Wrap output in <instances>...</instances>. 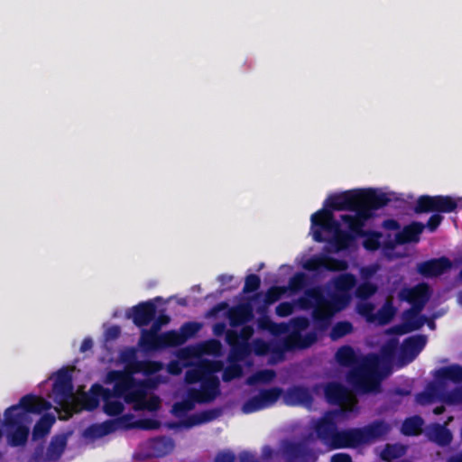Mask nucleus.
Here are the masks:
<instances>
[{
  "label": "nucleus",
  "instance_id": "1",
  "mask_svg": "<svg viewBox=\"0 0 462 462\" xmlns=\"http://www.w3.org/2000/svg\"><path fill=\"white\" fill-rule=\"evenodd\" d=\"M299 302L303 309H313L312 319L320 331L329 327L333 315L341 310L346 303L339 295H333L330 300L327 299L323 288L319 285L305 289Z\"/></svg>",
  "mask_w": 462,
  "mask_h": 462
},
{
  "label": "nucleus",
  "instance_id": "2",
  "mask_svg": "<svg viewBox=\"0 0 462 462\" xmlns=\"http://www.w3.org/2000/svg\"><path fill=\"white\" fill-rule=\"evenodd\" d=\"M311 231L313 240L319 243L325 241L322 231L333 233L328 244L335 252L344 251L348 248L353 241V236L340 228V223L335 219L334 214L329 209H319L311 216Z\"/></svg>",
  "mask_w": 462,
  "mask_h": 462
},
{
  "label": "nucleus",
  "instance_id": "3",
  "mask_svg": "<svg viewBox=\"0 0 462 462\" xmlns=\"http://www.w3.org/2000/svg\"><path fill=\"white\" fill-rule=\"evenodd\" d=\"M346 380L358 394L378 393L381 389V376L377 369V357L352 368Z\"/></svg>",
  "mask_w": 462,
  "mask_h": 462
},
{
  "label": "nucleus",
  "instance_id": "4",
  "mask_svg": "<svg viewBox=\"0 0 462 462\" xmlns=\"http://www.w3.org/2000/svg\"><path fill=\"white\" fill-rule=\"evenodd\" d=\"M433 376L436 380L428 385L427 390L417 394L418 402L424 404L438 399L441 401L442 394L448 393L446 387L448 382L455 384L462 383V365L452 364L435 370Z\"/></svg>",
  "mask_w": 462,
  "mask_h": 462
},
{
  "label": "nucleus",
  "instance_id": "5",
  "mask_svg": "<svg viewBox=\"0 0 462 462\" xmlns=\"http://www.w3.org/2000/svg\"><path fill=\"white\" fill-rule=\"evenodd\" d=\"M379 193L374 189H359L346 190L338 194L330 195L324 202L322 209L353 210L357 207L371 203H380L382 200L375 197Z\"/></svg>",
  "mask_w": 462,
  "mask_h": 462
},
{
  "label": "nucleus",
  "instance_id": "6",
  "mask_svg": "<svg viewBox=\"0 0 462 462\" xmlns=\"http://www.w3.org/2000/svg\"><path fill=\"white\" fill-rule=\"evenodd\" d=\"M106 382L115 383V397L123 398L126 403L134 404V409L145 394L143 384L137 383L131 374L123 371L108 372Z\"/></svg>",
  "mask_w": 462,
  "mask_h": 462
},
{
  "label": "nucleus",
  "instance_id": "7",
  "mask_svg": "<svg viewBox=\"0 0 462 462\" xmlns=\"http://www.w3.org/2000/svg\"><path fill=\"white\" fill-rule=\"evenodd\" d=\"M17 411L16 407H9L5 411L4 425L7 430L8 444L12 447L24 446L30 433L32 419L24 412L12 414Z\"/></svg>",
  "mask_w": 462,
  "mask_h": 462
},
{
  "label": "nucleus",
  "instance_id": "8",
  "mask_svg": "<svg viewBox=\"0 0 462 462\" xmlns=\"http://www.w3.org/2000/svg\"><path fill=\"white\" fill-rule=\"evenodd\" d=\"M375 197L382 201L380 203L376 202L357 207L356 209L352 210L356 213L354 216L346 214L341 216V220L347 225L349 230L355 235L365 236V233L363 231L365 223L374 217L375 210L387 206L391 201L388 195L383 192L375 194Z\"/></svg>",
  "mask_w": 462,
  "mask_h": 462
},
{
  "label": "nucleus",
  "instance_id": "9",
  "mask_svg": "<svg viewBox=\"0 0 462 462\" xmlns=\"http://www.w3.org/2000/svg\"><path fill=\"white\" fill-rule=\"evenodd\" d=\"M457 208V202L450 196L422 195L417 199L414 211L416 213H451Z\"/></svg>",
  "mask_w": 462,
  "mask_h": 462
},
{
  "label": "nucleus",
  "instance_id": "10",
  "mask_svg": "<svg viewBox=\"0 0 462 462\" xmlns=\"http://www.w3.org/2000/svg\"><path fill=\"white\" fill-rule=\"evenodd\" d=\"M430 296V287L424 282L419 283L411 288H403L399 292V299L411 305V308L407 310V313L412 316L424 309Z\"/></svg>",
  "mask_w": 462,
  "mask_h": 462
},
{
  "label": "nucleus",
  "instance_id": "11",
  "mask_svg": "<svg viewBox=\"0 0 462 462\" xmlns=\"http://www.w3.org/2000/svg\"><path fill=\"white\" fill-rule=\"evenodd\" d=\"M318 340V336L315 332H309L301 335L300 332H291L285 337L280 345L275 346L273 352L283 357L287 351L295 349H306L311 346Z\"/></svg>",
  "mask_w": 462,
  "mask_h": 462
},
{
  "label": "nucleus",
  "instance_id": "12",
  "mask_svg": "<svg viewBox=\"0 0 462 462\" xmlns=\"http://www.w3.org/2000/svg\"><path fill=\"white\" fill-rule=\"evenodd\" d=\"M302 267L309 272H343L348 267L345 260L337 259L327 254H317L306 260Z\"/></svg>",
  "mask_w": 462,
  "mask_h": 462
},
{
  "label": "nucleus",
  "instance_id": "13",
  "mask_svg": "<svg viewBox=\"0 0 462 462\" xmlns=\"http://www.w3.org/2000/svg\"><path fill=\"white\" fill-rule=\"evenodd\" d=\"M73 378L70 371L68 368L60 369L52 386L56 402L60 405L69 402L73 397Z\"/></svg>",
  "mask_w": 462,
  "mask_h": 462
},
{
  "label": "nucleus",
  "instance_id": "14",
  "mask_svg": "<svg viewBox=\"0 0 462 462\" xmlns=\"http://www.w3.org/2000/svg\"><path fill=\"white\" fill-rule=\"evenodd\" d=\"M192 398L199 404L212 402L220 395V381L218 377L203 380L199 389L189 388Z\"/></svg>",
  "mask_w": 462,
  "mask_h": 462
},
{
  "label": "nucleus",
  "instance_id": "15",
  "mask_svg": "<svg viewBox=\"0 0 462 462\" xmlns=\"http://www.w3.org/2000/svg\"><path fill=\"white\" fill-rule=\"evenodd\" d=\"M391 425L383 420H375L364 427L358 428L362 445L383 439L391 431Z\"/></svg>",
  "mask_w": 462,
  "mask_h": 462
},
{
  "label": "nucleus",
  "instance_id": "16",
  "mask_svg": "<svg viewBox=\"0 0 462 462\" xmlns=\"http://www.w3.org/2000/svg\"><path fill=\"white\" fill-rule=\"evenodd\" d=\"M451 267V261L448 257L442 256L419 263L417 272L423 277L433 278L442 275Z\"/></svg>",
  "mask_w": 462,
  "mask_h": 462
},
{
  "label": "nucleus",
  "instance_id": "17",
  "mask_svg": "<svg viewBox=\"0 0 462 462\" xmlns=\"http://www.w3.org/2000/svg\"><path fill=\"white\" fill-rule=\"evenodd\" d=\"M337 430V425L331 414H327L319 419L314 425V430L317 438L329 448Z\"/></svg>",
  "mask_w": 462,
  "mask_h": 462
},
{
  "label": "nucleus",
  "instance_id": "18",
  "mask_svg": "<svg viewBox=\"0 0 462 462\" xmlns=\"http://www.w3.org/2000/svg\"><path fill=\"white\" fill-rule=\"evenodd\" d=\"M283 402L287 406H310L313 396L309 388L302 385H293L283 391Z\"/></svg>",
  "mask_w": 462,
  "mask_h": 462
},
{
  "label": "nucleus",
  "instance_id": "19",
  "mask_svg": "<svg viewBox=\"0 0 462 462\" xmlns=\"http://www.w3.org/2000/svg\"><path fill=\"white\" fill-rule=\"evenodd\" d=\"M50 406V403L43 398L33 394H26L20 399L18 404L12 406L17 408V411H14L12 414L14 415L19 412H24L29 416L30 413L39 414L43 411H47Z\"/></svg>",
  "mask_w": 462,
  "mask_h": 462
},
{
  "label": "nucleus",
  "instance_id": "20",
  "mask_svg": "<svg viewBox=\"0 0 462 462\" xmlns=\"http://www.w3.org/2000/svg\"><path fill=\"white\" fill-rule=\"evenodd\" d=\"M362 445L358 428H352L337 431L330 449L356 448Z\"/></svg>",
  "mask_w": 462,
  "mask_h": 462
},
{
  "label": "nucleus",
  "instance_id": "21",
  "mask_svg": "<svg viewBox=\"0 0 462 462\" xmlns=\"http://www.w3.org/2000/svg\"><path fill=\"white\" fill-rule=\"evenodd\" d=\"M132 318L137 327L149 325L156 316V305L152 301H143L132 309Z\"/></svg>",
  "mask_w": 462,
  "mask_h": 462
},
{
  "label": "nucleus",
  "instance_id": "22",
  "mask_svg": "<svg viewBox=\"0 0 462 462\" xmlns=\"http://www.w3.org/2000/svg\"><path fill=\"white\" fill-rule=\"evenodd\" d=\"M327 402L334 405H342L348 402V390L340 383L330 382L324 388Z\"/></svg>",
  "mask_w": 462,
  "mask_h": 462
},
{
  "label": "nucleus",
  "instance_id": "23",
  "mask_svg": "<svg viewBox=\"0 0 462 462\" xmlns=\"http://www.w3.org/2000/svg\"><path fill=\"white\" fill-rule=\"evenodd\" d=\"M426 343L427 338L424 335L409 337L401 345V355L413 360L422 351Z\"/></svg>",
  "mask_w": 462,
  "mask_h": 462
},
{
  "label": "nucleus",
  "instance_id": "24",
  "mask_svg": "<svg viewBox=\"0 0 462 462\" xmlns=\"http://www.w3.org/2000/svg\"><path fill=\"white\" fill-rule=\"evenodd\" d=\"M254 318L253 307L250 303H242L231 308L228 319L231 327L243 326Z\"/></svg>",
  "mask_w": 462,
  "mask_h": 462
},
{
  "label": "nucleus",
  "instance_id": "25",
  "mask_svg": "<svg viewBox=\"0 0 462 462\" xmlns=\"http://www.w3.org/2000/svg\"><path fill=\"white\" fill-rule=\"evenodd\" d=\"M425 225L421 222H412L403 227V229L395 235V242L398 245L409 243H417L420 236L423 232Z\"/></svg>",
  "mask_w": 462,
  "mask_h": 462
},
{
  "label": "nucleus",
  "instance_id": "26",
  "mask_svg": "<svg viewBox=\"0 0 462 462\" xmlns=\"http://www.w3.org/2000/svg\"><path fill=\"white\" fill-rule=\"evenodd\" d=\"M68 445V434H56L52 436L45 453L46 461H57L63 455Z\"/></svg>",
  "mask_w": 462,
  "mask_h": 462
},
{
  "label": "nucleus",
  "instance_id": "27",
  "mask_svg": "<svg viewBox=\"0 0 462 462\" xmlns=\"http://www.w3.org/2000/svg\"><path fill=\"white\" fill-rule=\"evenodd\" d=\"M427 436L430 440L441 447L449 445L453 439L451 431L445 425L439 423L432 424L428 428Z\"/></svg>",
  "mask_w": 462,
  "mask_h": 462
},
{
  "label": "nucleus",
  "instance_id": "28",
  "mask_svg": "<svg viewBox=\"0 0 462 462\" xmlns=\"http://www.w3.org/2000/svg\"><path fill=\"white\" fill-rule=\"evenodd\" d=\"M175 443L170 437L162 436L154 438L150 441V448L156 457H162L173 451Z\"/></svg>",
  "mask_w": 462,
  "mask_h": 462
},
{
  "label": "nucleus",
  "instance_id": "29",
  "mask_svg": "<svg viewBox=\"0 0 462 462\" xmlns=\"http://www.w3.org/2000/svg\"><path fill=\"white\" fill-rule=\"evenodd\" d=\"M282 449L284 456L291 462L305 458L309 454L308 448L300 442L287 441Z\"/></svg>",
  "mask_w": 462,
  "mask_h": 462
},
{
  "label": "nucleus",
  "instance_id": "30",
  "mask_svg": "<svg viewBox=\"0 0 462 462\" xmlns=\"http://www.w3.org/2000/svg\"><path fill=\"white\" fill-rule=\"evenodd\" d=\"M55 423V417L50 413L43 414L35 423L32 430V439H40L49 434L52 425Z\"/></svg>",
  "mask_w": 462,
  "mask_h": 462
},
{
  "label": "nucleus",
  "instance_id": "31",
  "mask_svg": "<svg viewBox=\"0 0 462 462\" xmlns=\"http://www.w3.org/2000/svg\"><path fill=\"white\" fill-rule=\"evenodd\" d=\"M131 420L132 416L123 415L113 420H105L104 422L99 423V425L102 428L104 434L106 436L120 429H129L131 427Z\"/></svg>",
  "mask_w": 462,
  "mask_h": 462
},
{
  "label": "nucleus",
  "instance_id": "32",
  "mask_svg": "<svg viewBox=\"0 0 462 462\" xmlns=\"http://www.w3.org/2000/svg\"><path fill=\"white\" fill-rule=\"evenodd\" d=\"M420 312H416L414 316L409 315L407 310L403 313L404 323L396 328L401 334L409 333L420 329L423 326V318L419 316Z\"/></svg>",
  "mask_w": 462,
  "mask_h": 462
},
{
  "label": "nucleus",
  "instance_id": "33",
  "mask_svg": "<svg viewBox=\"0 0 462 462\" xmlns=\"http://www.w3.org/2000/svg\"><path fill=\"white\" fill-rule=\"evenodd\" d=\"M140 344L147 350H158L162 347V334L153 330H144L142 334Z\"/></svg>",
  "mask_w": 462,
  "mask_h": 462
},
{
  "label": "nucleus",
  "instance_id": "34",
  "mask_svg": "<svg viewBox=\"0 0 462 462\" xmlns=\"http://www.w3.org/2000/svg\"><path fill=\"white\" fill-rule=\"evenodd\" d=\"M423 420L415 415L404 420L402 425V432L405 436H418L422 431Z\"/></svg>",
  "mask_w": 462,
  "mask_h": 462
},
{
  "label": "nucleus",
  "instance_id": "35",
  "mask_svg": "<svg viewBox=\"0 0 462 462\" xmlns=\"http://www.w3.org/2000/svg\"><path fill=\"white\" fill-rule=\"evenodd\" d=\"M222 412L223 411L221 408H214L200 411L189 418V426L212 421L221 416Z\"/></svg>",
  "mask_w": 462,
  "mask_h": 462
},
{
  "label": "nucleus",
  "instance_id": "36",
  "mask_svg": "<svg viewBox=\"0 0 462 462\" xmlns=\"http://www.w3.org/2000/svg\"><path fill=\"white\" fill-rule=\"evenodd\" d=\"M250 344L248 342L244 341L240 344H237L230 347L227 361L228 363L243 361L245 357H247L250 355Z\"/></svg>",
  "mask_w": 462,
  "mask_h": 462
},
{
  "label": "nucleus",
  "instance_id": "37",
  "mask_svg": "<svg viewBox=\"0 0 462 462\" xmlns=\"http://www.w3.org/2000/svg\"><path fill=\"white\" fill-rule=\"evenodd\" d=\"M276 377V373L272 369H263L256 371L246 379L248 385H255L257 383H269Z\"/></svg>",
  "mask_w": 462,
  "mask_h": 462
},
{
  "label": "nucleus",
  "instance_id": "38",
  "mask_svg": "<svg viewBox=\"0 0 462 462\" xmlns=\"http://www.w3.org/2000/svg\"><path fill=\"white\" fill-rule=\"evenodd\" d=\"M197 402L192 398V393L189 389L187 392V396L180 402H177L172 406V412L177 417L184 416L188 411H192L195 408Z\"/></svg>",
  "mask_w": 462,
  "mask_h": 462
},
{
  "label": "nucleus",
  "instance_id": "39",
  "mask_svg": "<svg viewBox=\"0 0 462 462\" xmlns=\"http://www.w3.org/2000/svg\"><path fill=\"white\" fill-rule=\"evenodd\" d=\"M259 395L265 408H269L274 405L281 396L283 397V390L280 387L262 389L259 392Z\"/></svg>",
  "mask_w": 462,
  "mask_h": 462
},
{
  "label": "nucleus",
  "instance_id": "40",
  "mask_svg": "<svg viewBox=\"0 0 462 462\" xmlns=\"http://www.w3.org/2000/svg\"><path fill=\"white\" fill-rule=\"evenodd\" d=\"M335 358L342 366H350L356 362V354L350 346H342L336 352Z\"/></svg>",
  "mask_w": 462,
  "mask_h": 462
},
{
  "label": "nucleus",
  "instance_id": "41",
  "mask_svg": "<svg viewBox=\"0 0 462 462\" xmlns=\"http://www.w3.org/2000/svg\"><path fill=\"white\" fill-rule=\"evenodd\" d=\"M185 343L180 331L169 330L162 334V349L168 347L180 346Z\"/></svg>",
  "mask_w": 462,
  "mask_h": 462
},
{
  "label": "nucleus",
  "instance_id": "42",
  "mask_svg": "<svg viewBox=\"0 0 462 462\" xmlns=\"http://www.w3.org/2000/svg\"><path fill=\"white\" fill-rule=\"evenodd\" d=\"M356 280L352 273H343L334 280V286L337 291L347 292L356 285Z\"/></svg>",
  "mask_w": 462,
  "mask_h": 462
},
{
  "label": "nucleus",
  "instance_id": "43",
  "mask_svg": "<svg viewBox=\"0 0 462 462\" xmlns=\"http://www.w3.org/2000/svg\"><path fill=\"white\" fill-rule=\"evenodd\" d=\"M396 314V308L391 300L386 302L379 309L377 312V319L380 324L386 325L390 323Z\"/></svg>",
  "mask_w": 462,
  "mask_h": 462
},
{
  "label": "nucleus",
  "instance_id": "44",
  "mask_svg": "<svg viewBox=\"0 0 462 462\" xmlns=\"http://www.w3.org/2000/svg\"><path fill=\"white\" fill-rule=\"evenodd\" d=\"M116 398H106L104 401L103 411L108 416H118L124 411V403Z\"/></svg>",
  "mask_w": 462,
  "mask_h": 462
},
{
  "label": "nucleus",
  "instance_id": "45",
  "mask_svg": "<svg viewBox=\"0 0 462 462\" xmlns=\"http://www.w3.org/2000/svg\"><path fill=\"white\" fill-rule=\"evenodd\" d=\"M353 331V325L349 321H338L337 322L330 333L329 337L332 340H337L348 334H350Z\"/></svg>",
  "mask_w": 462,
  "mask_h": 462
},
{
  "label": "nucleus",
  "instance_id": "46",
  "mask_svg": "<svg viewBox=\"0 0 462 462\" xmlns=\"http://www.w3.org/2000/svg\"><path fill=\"white\" fill-rule=\"evenodd\" d=\"M378 287L370 282H363L356 289V298L366 300L377 292Z\"/></svg>",
  "mask_w": 462,
  "mask_h": 462
},
{
  "label": "nucleus",
  "instance_id": "47",
  "mask_svg": "<svg viewBox=\"0 0 462 462\" xmlns=\"http://www.w3.org/2000/svg\"><path fill=\"white\" fill-rule=\"evenodd\" d=\"M242 375V365L238 362L229 363V365L225 369H223L222 380L225 383H228L234 379L240 378Z\"/></svg>",
  "mask_w": 462,
  "mask_h": 462
},
{
  "label": "nucleus",
  "instance_id": "48",
  "mask_svg": "<svg viewBox=\"0 0 462 462\" xmlns=\"http://www.w3.org/2000/svg\"><path fill=\"white\" fill-rule=\"evenodd\" d=\"M161 407V399L157 395H152L149 398L146 397V393L143 394V399L140 402L135 411H157Z\"/></svg>",
  "mask_w": 462,
  "mask_h": 462
},
{
  "label": "nucleus",
  "instance_id": "49",
  "mask_svg": "<svg viewBox=\"0 0 462 462\" xmlns=\"http://www.w3.org/2000/svg\"><path fill=\"white\" fill-rule=\"evenodd\" d=\"M207 376L205 374L204 369H202V365L199 362L194 368L189 369L185 373V382L187 383H202L203 380H206Z\"/></svg>",
  "mask_w": 462,
  "mask_h": 462
},
{
  "label": "nucleus",
  "instance_id": "50",
  "mask_svg": "<svg viewBox=\"0 0 462 462\" xmlns=\"http://www.w3.org/2000/svg\"><path fill=\"white\" fill-rule=\"evenodd\" d=\"M404 453V448L397 444H387L381 453V457L384 461H392L399 458Z\"/></svg>",
  "mask_w": 462,
  "mask_h": 462
},
{
  "label": "nucleus",
  "instance_id": "51",
  "mask_svg": "<svg viewBox=\"0 0 462 462\" xmlns=\"http://www.w3.org/2000/svg\"><path fill=\"white\" fill-rule=\"evenodd\" d=\"M266 409L259 393L249 398L246 402H244L242 406V411L245 414L254 413L259 411Z\"/></svg>",
  "mask_w": 462,
  "mask_h": 462
},
{
  "label": "nucleus",
  "instance_id": "52",
  "mask_svg": "<svg viewBox=\"0 0 462 462\" xmlns=\"http://www.w3.org/2000/svg\"><path fill=\"white\" fill-rule=\"evenodd\" d=\"M88 393L100 402L101 400L104 402L106 398L115 397V387L110 390L97 383L91 385Z\"/></svg>",
  "mask_w": 462,
  "mask_h": 462
},
{
  "label": "nucleus",
  "instance_id": "53",
  "mask_svg": "<svg viewBox=\"0 0 462 462\" xmlns=\"http://www.w3.org/2000/svg\"><path fill=\"white\" fill-rule=\"evenodd\" d=\"M310 283V279L306 273L299 272L296 273L289 281L290 289L298 292L302 291Z\"/></svg>",
  "mask_w": 462,
  "mask_h": 462
},
{
  "label": "nucleus",
  "instance_id": "54",
  "mask_svg": "<svg viewBox=\"0 0 462 462\" xmlns=\"http://www.w3.org/2000/svg\"><path fill=\"white\" fill-rule=\"evenodd\" d=\"M200 363L207 378L217 377L214 374L218 373L224 369V364L219 360H202Z\"/></svg>",
  "mask_w": 462,
  "mask_h": 462
},
{
  "label": "nucleus",
  "instance_id": "55",
  "mask_svg": "<svg viewBox=\"0 0 462 462\" xmlns=\"http://www.w3.org/2000/svg\"><path fill=\"white\" fill-rule=\"evenodd\" d=\"M284 287L272 286L267 290L264 295L263 303L265 306H270L279 300L282 294L285 292Z\"/></svg>",
  "mask_w": 462,
  "mask_h": 462
},
{
  "label": "nucleus",
  "instance_id": "56",
  "mask_svg": "<svg viewBox=\"0 0 462 462\" xmlns=\"http://www.w3.org/2000/svg\"><path fill=\"white\" fill-rule=\"evenodd\" d=\"M200 329V324L198 322L189 321L184 323L180 328V333L182 336L183 339L185 338V342L193 337Z\"/></svg>",
  "mask_w": 462,
  "mask_h": 462
},
{
  "label": "nucleus",
  "instance_id": "57",
  "mask_svg": "<svg viewBox=\"0 0 462 462\" xmlns=\"http://www.w3.org/2000/svg\"><path fill=\"white\" fill-rule=\"evenodd\" d=\"M261 286V279L256 274H248L245 277V285L243 288L244 293H251L256 291Z\"/></svg>",
  "mask_w": 462,
  "mask_h": 462
},
{
  "label": "nucleus",
  "instance_id": "58",
  "mask_svg": "<svg viewBox=\"0 0 462 462\" xmlns=\"http://www.w3.org/2000/svg\"><path fill=\"white\" fill-rule=\"evenodd\" d=\"M253 346L254 352L256 356H265L270 352H272L274 355L273 350L275 346L271 348V345L263 339H255L253 343ZM275 356L281 358L279 355L275 354Z\"/></svg>",
  "mask_w": 462,
  "mask_h": 462
},
{
  "label": "nucleus",
  "instance_id": "59",
  "mask_svg": "<svg viewBox=\"0 0 462 462\" xmlns=\"http://www.w3.org/2000/svg\"><path fill=\"white\" fill-rule=\"evenodd\" d=\"M441 401L446 403H449V404L461 403L462 402V386L442 394Z\"/></svg>",
  "mask_w": 462,
  "mask_h": 462
},
{
  "label": "nucleus",
  "instance_id": "60",
  "mask_svg": "<svg viewBox=\"0 0 462 462\" xmlns=\"http://www.w3.org/2000/svg\"><path fill=\"white\" fill-rule=\"evenodd\" d=\"M380 234L379 233H371L364 241V247L370 251H375L380 247L379 242Z\"/></svg>",
  "mask_w": 462,
  "mask_h": 462
},
{
  "label": "nucleus",
  "instance_id": "61",
  "mask_svg": "<svg viewBox=\"0 0 462 462\" xmlns=\"http://www.w3.org/2000/svg\"><path fill=\"white\" fill-rule=\"evenodd\" d=\"M293 312V305L289 301L279 303L275 308V313L279 317H288Z\"/></svg>",
  "mask_w": 462,
  "mask_h": 462
},
{
  "label": "nucleus",
  "instance_id": "62",
  "mask_svg": "<svg viewBox=\"0 0 462 462\" xmlns=\"http://www.w3.org/2000/svg\"><path fill=\"white\" fill-rule=\"evenodd\" d=\"M171 319L166 314H160L157 319L154 318L152 320L151 330H153L155 332H159L162 326L167 325L170 322Z\"/></svg>",
  "mask_w": 462,
  "mask_h": 462
},
{
  "label": "nucleus",
  "instance_id": "63",
  "mask_svg": "<svg viewBox=\"0 0 462 462\" xmlns=\"http://www.w3.org/2000/svg\"><path fill=\"white\" fill-rule=\"evenodd\" d=\"M292 332H300L305 330L309 325V319L305 317H297L291 320Z\"/></svg>",
  "mask_w": 462,
  "mask_h": 462
},
{
  "label": "nucleus",
  "instance_id": "64",
  "mask_svg": "<svg viewBox=\"0 0 462 462\" xmlns=\"http://www.w3.org/2000/svg\"><path fill=\"white\" fill-rule=\"evenodd\" d=\"M236 455L231 450L219 451L215 457V462H235Z\"/></svg>",
  "mask_w": 462,
  "mask_h": 462
}]
</instances>
